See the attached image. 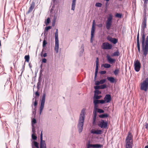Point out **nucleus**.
Masks as SVG:
<instances>
[{
	"mask_svg": "<svg viewBox=\"0 0 148 148\" xmlns=\"http://www.w3.org/2000/svg\"><path fill=\"white\" fill-rule=\"evenodd\" d=\"M104 99L107 103L110 102L111 100V97L110 95L109 94L106 95L104 98Z\"/></svg>",
	"mask_w": 148,
	"mask_h": 148,
	"instance_id": "nucleus-15",
	"label": "nucleus"
},
{
	"mask_svg": "<svg viewBox=\"0 0 148 148\" xmlns=\"http://www.w3.org/2000/svg\"><path fill=\"white\" fill-rule=\"evenodd\" d=\"M46 50V49H42V51L41 52V55L43 53L44 51L45 50Z\"/></svg>",
	"mask_w": 148,
	"mask_h": 148,
	"instance_id": "nucleus-62",
	"label": "nucleus"
},
{
	"mask_svg": "<svg viewBox=\"0 0 148 148\" xmlns=\"http://www.w3.org/2000/svg\"><path fill=\"white\" fill-rule=\"evenodd\" d=\"M137 47L138 51L139 53L140 52V45L139 42V34L138 32L137 37Z\"/></svg>",
	"mask_w": 148,
	"mask_h": 148,
	"instance_id": "nucleus-16",
	"label": "nucleus"
},
{
	"mask_svg": "<svg viewBox=\"0 0 148 148\" xmlns=\"http://www.w3.org/2000/svg\"><path fill=\"white\" fill-rule=\"evenodd\" d=\"M112 15L111 14H110L109 15V16L106 22H112Z\"/></svg>",
	"mask_w": 148,
	"mask_h": 148,
	"instance_id": "nucleus-27",
	"label": "nucleus"
},
{
	"mask_svg": "<svg viewBox=\"0 0 148 148\" xmlns=\"http://www.w3.org/2000/svg\"><path fill=\"white\" fill-rule=\"evenodd\" d=\"M41 79L40 77H39L38 79V82L37 84V88L38 90H39L40 88V86L41 84Z\"/></svg>",
	"mask_w": 148,
	"mask_h": 148,
	"instance_id": "nucleus-24",
	"label": "nucleus"
},
{
	"mask_svg": "<svg viewBox=\"0 0 148 148\" xmlns=\"http://www.w3.org/2000/svg\"><path fill=\"white\" fill-rule=\"evenodd\" d=\"M35 134H32V139L34 140H36L37 138V137L35 135Z\"/></svg>",
	"mask_w": 148,
	"mask_h": 148,
	"instance_id": "nucleus-37",
	"label": "nucleus"
},
{
	"mask_svg": "<svg viewBox=\"0 0 148 148\" xmlns=\"http://www.w3.org/2000/svg\"><path fill=\"white\" fill-rule=\"evenodd\" d=\"M46 95V93H44L42 96V99L40 100V115L41 114L42 111L43 110L44 108Z\"/></svg>",
	"mask_w": 148,
	"mask_h": 148,
	"instance_id": "nucleus-5",
	"label": "nucleus"
},
{
	"mask_svg": "<svg viewBox=\"0 0 148 148\" xmlns=\"http://www.w3.org/2000/svg\"><path fill=\"white\" fill-rule=\"evenodd\" d=\"M25 61L27 62H29V56L28 55H26L25 56Z\"/></svg>",
	"mask_w": 148,
	"mask_h": 148,
	"instance_id": "nucleus-31",
	"label": "nucleus"
},
{
	"mask_svg": "<svg viewBox=\"0 0 148 148\" xmlns=\"http://www.w3.org/2000/svg\"><path fill=\"white\" fill-rule=\"evenodd\" d=\"M95 84L97 86H98L100 84L99 81H96L95 82Z\"/></svg>",
	"mask_w": 148,
	"mask_h": 148,
	"instance_id": "nucleus-51",
	"label": "nucleus"
},
{
	"mask_svg": "<svg viewBox=\"0 0 148 148\" xmlns=\"http://www.w3.org/2000/svg\"><path fill=\"white\" fill-rule=\"evenodd\" d=\"M99 63V62L98 60V58H96V60L95 72V76L94 78V81L96 79V77L98 72Z\"/></svg>",
	"mask_w": 148,
	"mask_h": 148,
	"instance_id": "nucleus-12",
	"label": "nucleus"
},
{
	"mask_svg": "<svg viewBox=\"0 0 148 148\" xmlns=\"http://www.w3.org/2000/svg\"><path fill=\"white\" fill-rule=\"evenodd\" d=\"M95 88L98 89H104L106 88L107 86L106 84H103L100 86H95Z\"/></svg>",
	"mask_w": 148,
	"mask_h": 148,
	"instance_id": "nucleus-18",
	"label": "nucleus"
},
{
	"mask_svg": "<svg viewBox=\"0 0 148 148\" xmlns=\"http://www.w3.org/2000/svg\"><path fill=\"white\" fill-rule=\"evenodd\" d=\"M102 4L99 3H97L95 4V6L97 7H101Z\"/></svg>",
	"mask_w": 148,
	"mask_h": 148,
	"instance_id": "nucleus-41",
	"label": "nucleus"
},
{
	"mask_svg": "<svg viewBox=\"0 0 148 148\" xmlns=\"http://www.w3.org/2000/svg\"><path fill=\"white\" fill-rule=\"evenodd\" d=\"M125 148H132L133 144L132 136L131 134L129 132L125 140Z\"/></svg>",
	"mask_w": 148,
	"mask_h": 148,
	"instance_id": "nucleus-3",
	"label": "nucleus"
},
{
	"mask_svg": "<svg viewBox=\"0 0 148 148\" xmlns=\"http://www.w3.org/2000/svg\"><path fill=\"white\" fill-rule=\"evenodd\" d=\"M42 62H43V63H46V62H47V60L45 58H44V59H43L42 60Z\"/></svg>",
	"mask_w": 148,
	"mask_h": 148,
	"instance_id": "nucleus-58",
	"label": "nucleus"
},
{
	"mask_svg": "<svg viewBox=\"0 0 148 148\" xmlns=\"http://www.w3.org/2000/svg\"><path fill=\"white\" fill-rule=\"evenodd\" d=\"M93 103L96 104L99 103V100L93 99Z\"/></svg>",
	"mask_w": 148,
	"mask_h": 148,
	"instance_id": "nucleus-39",
	"label": "nucleus"
},
{
	"mask_svg": "<svg viewBox=\"0 0 148 148\" xmlns=\"http://www.w3.org/2000/svg\"><path fill=\"white\" fill-rule=\"evenodd\" d=\"M107 39L108 40L110 41L114 44L116 43L118 41L117 39L114 38H112L110 36H108L107 38Z\"/></svg>",
	"mask_w": 148,
	"mask_h": 148,
	"instance_id": "nucleus-13",
	"label": "nucleus"
},
{
	"mask_svg": "<svg viewBox=\"0 0 148 148\" xmlns=\"http://www.w3.org/2000/svg\"><path fill=\"white\" fill-rule=\"evenodd\" d=\"M37 104H38V102L37 101L36 99H35V100L34 102V106H36L37 105Z\"/></svg>",
	"mask_w": 148,
	"mask_h": 148,
	"instance_id": "nucleus-52",
	"label": "nucleus"
},
{
	"mask_svg": "<svg viewBox=\"0 0 148 148\" xmlns=\"http://www.w3.org/2000/svg\"><path fill=\"white\" fill-rule=\"evenodd\" d=\"M112 25V22H106V27L107 29L110 30Z\"/></svg>",
	"mask_w": 148,
	"mask_h": 148,
	"instance_id": "nucleus-23",
	"label": "nucleus"
},
{
	"mask_svg": "<svg viewBox=\"0 0 148 148\" xmlns=\"http://www.w3.org/2000/svg\"><path fill=\"white\" fill-rule=\"evenodd\" d=\"M51 26H48L46 27L45 30L46 31H48L49 29H51Z\"/></svg>",
	"mask_w": 148,
	"mask_h": 148,
	"instance_id": "nucleus-50",
	"label": "nucleus"
},
{
	"mask_svg": "<svg viewBox=\"0 0 148 148\" xmlns=\"http://www.w3.org/2000/svg\"><path fill=\"white\" fill-rule=\"evenodd\" d=\"M94 145H92L88 144V147L87 148H90V147H94Z\"/></svg>",
	"mask_w": 148,
	"mask_h": 148,
	"instance_id": "nucleus-47",
	"label": "nucleus"
},
{
	"mask_svg": "<svg viewBox=\"0 0 148 148\" xmlns=\"http://www.w3.org/2000/svg\"><path fill=\"white\" fill-rule=\"evenodd\" d=\"M47 42L45 40H44L43 42L42 46L44 47H45L46 45L47 44Z\"/></svg>",
	"mask_w": 148,
	"mask_h": 148,
	"instance_id": "nucleus-44",
	"label": "nucleus"
},
{
	"mask_svg": "<svg viewBox=\"0 0 148 148\" xmlns=\"http://www.w3.org/2000/svg\"><path fill=\"white\" fill-rule=\"evenodd\" d=\"M109 115L107 114H103L100 115L99 116L101 118H107L108 117Z\"/></svg>",
	"mask_w": 148,
	"mask_h": 148,
	"instance_id": "nucleus-29",
	"label": "nucleus"
},
{
	"mask_svg": "<svg viewBox=\"0 0 148 148\" xmlns=\"http://www.w3.org/2000/svg\"><path fill=\"white\" fill-rule=\"evenodd\" d=\"M102 96L101 95H98V94H94L93 99H100Z\"/></svg>",
	"mask_w": 148,
	"mask_h": 148,
	"instance_id": "nucleus-25",
	"label": "nucleus"
},
{
	"mask_svg": "<svg viewBox=\"0 0 148 148\" xmlns=\"http://www.w3.org/2000/svg\"><path fill=\"white\" fill-rule=\"evenodd\" d=\"M55 50L56 52L58 53V52L59 46L58 29H56V31L55 33Z\"/></svg>",
	"mask_w": 148,
	"mask_h": 148,
	"instance_id": "nucleus-4",
	"label": "nucleus"
},
{
	"mask_svg": "<svg viewBox=\"0 0 148 148\" xmlns=\"http://www.w3.org/2000/svg\"><path fill=\"white\" fill-rule=\"evenodd\" d=\"M94 33L91 32V38H93L94 37Z\"/></svg>",
	"mask_w": 148,
	"mask_h": 148,
	"instance_id": "nucleus-59",
	"label": "nucleus"
},
{
	"mask_svg": "<svg viewBox=\"0 0 148 148\" xmlns=\"http://www.w3.org/2000/svg\"><path fill=\"white\" fill-rule=\"evenodd\" d=\"M107 59L108 62L111 63H113L115 61V59L111 58L109 55L107 56Z\"/></svg>",
	"mask_w": 148,
	"mask_h": 148,
	"instance_id": "nucleus-20",
	"label": "nucleus"
},
{
	"mask_svg": "<svg viewBox=\"0 0 148 148\" xmlns=\"http://www.w3.org/2000/svg\"><path fill=\"white\" fill-rule=\"evenodd\" d=\"M94 147L95 148H99L103 147V145H102L99 144H94Z\"/></svg>",
	"mask_w": 148,
	"mask_h": 148,
	"instance_id": "nucleus-34",
	"label": "nucleus"
},
{
	"mask_svg": "<svg viewBox=\"0 0 148 148\" xmlns=\"http://www.w3.org/2000/svg\"><path fill=\"white\" fill-rule=\"evenodd\" d=\"M94 88L95 89V91H94V94H98L101 93V92L99 91L98 89L95 88V87H94Z\"/></svg>",
	"mask_w": 148,
	"mask_h": 148,
	"instance_id": "nucleus-28",
	"label": "nucleus"
},
{
	"mask_svg": "<svg viewBox=\"0 0 148 148\" xmlns=\"http://www.w3.org/2000/svg\"><path fill=\"white\" fill-rule=\"evenodd\" d=\"M97 110H93V124L95 123L96 119V118L97 115Z\"/></svg>",
	"mask_w": 148,
	"mask_h": 148,
	"instance_id": "nucleus-19",
	"label": "nucleus"
},
{
	"mask_svg": "<svg viewBox=\"0 0 148 148\" xmlns=\"http://www.w3.org/2000/svg\"><path fill=\"white\" fill-rule=\"evenodd\" d=\"M148 88V78H147L141 84L140 89L147 91Z\"/></svg>",
	"mask_w": 148,
	"mask_h": 148,
	"instance_id": "nucleus-6",
	"label": "nucleus"
},
{
	"mask_svg": "<svg viewBox=\"0 0 148 148\" xmlns=\"http://www.w3.org/2000/svg\"><path fill=\"white\" fill-rule=\"evenodd\" d=\"M102 132V131L101 130H95L91 131V133L94 134H101Z\"/></svg>",
	"mask_w": 148,
	"mask_h": 148,
	"instance_id": "nucleus-21",
	"label": "nucleus"
},
{
	"mask_svg": "<svg viewBox=\"0 0 148 148\" xmlns=\"http://www.w3.org/2000/svg\"><path fill=\"white\" fill-rule=\"evenodd\" d=\"M85 109L84 108L82 109L81 110L79 116L77 125V128L78 131L79 133H80L82 132L83 129V125L85 119Z\"/></svg>",
	"mask_w": 148,
	"mask_h": 148,
	"instance_id": "nucleus-2",
	"label": "nucleus"
},
{
	"mask_svg": "<svg viewBox=\"0 0 148 148\" xmlns=\"http://www.w3.org/2000/svg\"><path fill=\"white\" fill-rule=\"evenodd\" d=\"M34 145L37 148H39V143L36 141H33Z\"/></svg>",
	"mask_w": 148,
	"mask_h": 148,
	"instance_id": "nucleus-35",
	"label": "nucleus"
},
{
	"mask_svg": "<svg viewBox=\"0 0 148 148\" xmlns=\"http://www.w3.org/2000/svg\"><path fill=\"white\" fill-rule=\"evenodd\" d=\"M90 42H91V43H92L93 42L92 38H90Z\"/></svg>",
	"mask_w": 148,
	"mask_h": 148,
	"instance_id": "nucleus-63",
	"label": "nucleus"
},
{
	"mask_svg": "<svg viewBox=\"0 0 148 148\" xmlns=\"http://www.w3.org/2000/svg\"><path fill=\"white\" fill-rule=\"evenodd\" d=\"M112 46L108 42H104L103 43L102 48L104 49H112Z\"/></svg>",
	"mask_w": 148,
	"mask_h": 148,
	"instance_id": "nucleus-10",
	"label": "nucleus"
},
{
	"mask_svg": "<svg viewBox=\"0 0 148 148\" xmlns=\"http://www.w3.org/2000/svg\"><path fill=\"white\" fill-rule=\"evenodd\" d=\"M54 22H53V23H52V25L53 26H54L55 23V20L56 19V17L55 16H54Z\"/></svg>",
	"mask_w": 148,
	"mask_h": 148,
	"instance_id": "nucleus-57",
	"label": "nucleus"
},
{
	"mask_svg": "<svg viewBox=\"0 0 148 148\" xmlns=\"http://www.w3.org/2000/svg\"><path fill=\"white\" fill-rule=\"evenodd\" d=\"M119 70L118 69H115L114 72V73L115 75H117L118 74Z\"/></svg>",
	"mask_w": 148,
	"mask_h": 148,
	"instance_id": "nucleus-42",
	"label": "nucleus"
},
{
	"mask_svg": "<svg viewBox=\"0 0 148 148\" xmlns=\"http://www.w3.org/2000/svg\"><path fill=\"white\" fill-rule=\"evenodd\" d=\"M29 67H30V68H32V65H31V64H30V63H29Z\"/></svg>",
	"mask_w": 148,
	"mask_h": 148,
	"instance_id": "nucleus-64",
	"label": "nucleus"
},
{
	"mask_svg": "<svg viewBox=\"0 0 148 148\" xmlns=\"http://www.w3.org/2000/svg\"><path fill=\"white\" fill-rule=\"evenodd\" d=\"M35 95L36 96H37V97H38L39 96V93L38 92V91H36L35 92Z\"/></svg>",
	"mask_w": 148,
	"mask_h": 148,
	"instance_id": "nucleus-55",
	"label": "nucleus"
},
{
	"mask_svg": "<svg viewBox=\"0 0 148 148\" xmlns=\"http://www.w3.org/2000/svg\"><path fill=\"white\" fill-rule=\"evenodd\" d=\"M103 65L104 67L105 68H108L110 67L111 65L110 64H103Z\"/></svg>",
	"mask_w": 148,
	"mask_h": 148,
	"instance_id": "nucleus-32",
	"label": "nucleus"
},
{
	"mask_svg": "<svg viewBox=\"0 0 148 148\" xmlns=\"http://www.w3.org/2000/svg\"><path fill=\"white\" fill-rule=\"evenodd\" d=\"M47 53H44L43 55V56L44 57H46L47 56Z\"/></svg>",
	"mask_w": 148,
	"mask_h": 148,
	"instance_id": "nucleus-61",
	"label": "nucleus"
},
{
	"mask_svg": "<svg viewBox=\"0 0 148 148\" xmlns=\"http://www.w3.org/2000/svg\"><path fill=\"white\" fill-rule=\"evenodd\" d=\"M108 121H105L104 120H101L99 122L98 124V126L101 128H106L108 127Z\"/></svg>",
	"mask_w": 148,
	"mask_h": 148,
	"instance_id": "nucleus-7",
	"label": "nucleus"
},
{
	"mask_svg": "<svg viewBox=\"0 0 148 148\" xmlns=\"http://www.w3.org/2000/svg\"><path fill=\"white\" fill-rule=\"evenodd\" d=\"M107 79L111 83H116V79H115L114 77H107Z\"/></svg>",
	"mask_w": 148,
	"mask_h": 148,
	"instance_id": "nucleus-17",
	"label": "nucleus"
},
{
	"mask_svg": "<svg viewBox=\"0 0 148 148\" xmlns=\"http://www.w3.org/2000/svg\"><path fill=\"white\" fill-rule=\"evenodd\" d=\"M81 48L82 49V53H83L84 51V45L83 44H82V46H81Z\"/></svg>",
	"mask_w": 148,
	"mask_h": 148,
	"instance_id": "nucleus-54",
	"label": "nucleus"
},
{
	"mask_svg": "<svg viewBox=\"0 0 148 148\" xmlns=\"http://www.w3.org/2000/svg\"><path fill=\"white\" fill-rule=\"evenodd\" d=\"M76 0H72L71 4V10L74 11L76 5Z\"/></svg>",
	"mask_w": 148,
	"mask_h": 148,
	"instance_id": "nucleus-22",
	"label": "nucleus"
},
{
	"mask_svg": "<svg viewBox=\"0 0 148 148\" xmlns=\"http://www.w3.org/2000/svg\"><path fill=\"white\" fill-rule=\"evenodd\" d=\"M148 124H147V123H146L145 124V127L146 129H147L148 128Z\"/></svg>",
	"mask_w": 148,
	"mask_h": 148,
	"instance_id": "nucleus-60",
	"label": "nucleus"
},
{
	"mask_svg": "<svg viewBox=\"0 0 148 148\" xmlns=\"http://www.w3.org/2000/svg\"><path fill=\"white\" fill-rule=\"evenodd\" d=\"M101 74H104L106 73V71H101L100 73Z\"/></svg>",
	"mask_w": 148,
	"mask_h": 148,
	"instance_id": "nucleus-56",
	"label": "nucleus"
},
{
	"mask_svg": "<svg viewBox=\"0 0 148 148\" xmlns=\"http://www.w3.org/2000/svg\"><path fill=\"white\" fill-rule=\"evenodd\" d=\"M97 112H98L100 113H103L104 112V111L103 110L101 109H100L98 108L97 110Z\"/></svg>",
	"mask_w": 148,
	"mask_h": 148,
	"instance_id": "nucleus-40",
	"label": "nucleus"
},
{
	"mask_svg": "<svg viewBox=\"0 0 148 148\" xmlns=\"http://www.w3.org/2000/svg\"><path fill=\"white\" fill-rule=\"evenodd\" d=\"M134 66L135 71L136 72H138L140 70L141 65L140 62L138 60L136 61L134 63Z\"/></svg>",
	"mask_w": 148,
	"mask_h": 148,
	"instance_id": "nucleus-9",
	"label": "nucleus"
},
{
	"mask_svg": "<svg viewBox=\"0 0 148 148\" xmlns=\"http://www.w3.org/2000/svg\"><path fill=\"white\" fill-rule=\"evenodd\" d=\"M40 139V148H46L45 141L42 139V131L41 133Z\"/></svg>",
	"mask_w": 148,
	"mask_h": 148,
	"instance_id": "nucleus-8",
	"label": "nucleus"
},
{
	"mask_svg": "<svg viewBox=\"0 0 148 148\" xmlns=\"http://www.w3.org/2000/svg\"><path fill=\"white\" fill-rule=\"evenodd\" d=\"M120 55L119 52L118 50H117L116 51L114 52L112 55V56H118Z\"/></svg>",
	"mask_w": 148,
	"mask_h": 148,
	"instance_id": "nucleus-26",
	"label": "nucleus"
},
{
	"mask_svg": "<svg viewBox=\"0 0 148 148\" xmlns=\"http://www.w3.org/2000/svg\"><path fill=\"white\" fill-rule=\"evenodd\" d=\"M97 104H94V110H97L98 109V106Z\"/></svg>",
	"mask_w": 148,
	"mask_h": 148,
	"instance_id": "nucleus-43",
	"label": "nucleus"
},
{
	"mask_svg": "<svg viewBox=\"0 0 148 148\" xmlns=\"http://www.w3.org/2000/svg\"><path fill=\"white\" fill-rule=\"evenodd\" d=\"M99 103L103 104L105 103V101L104 99V100H99Z\"/></svg>",
	"mask_w": 148,
	"mask_h": 148,
	"instance_id": "nucleus-48",
	"label": "nucleus"
},
{
	"mask_svg": "<svg viewBox=\"0 0 148 148\" xmlns=\"http://www.w3.org/2000/svg\"><path fill=\"white\" fill-rule=\"evenodd\" d=\"M115 16L116 17L121 18L122 17V14L120 13H117L115 15Z\"/></svg>",
	"mask_w": 148,
	"mask_h": 148,
	"instance_id": "nucleus-38",
	"label": "nucleus"
},
{
	"mask_svg": "<svg viewBox=\"0 0 148 148\" xmlns=\"http://www.w3.org/2000/svg\"><path fill=\"white\" fill-rule=\"evenodd\" d=\"M36 122V121L35 118H33L32 119V125H34Z\"/></svg>",
	"mask_w": 148,
	"mask_h": 148,
	"instance_id": "nucleus-36",
	"label": "nucleus"
},
{
	"mask_svg": "<svg viewBox=\"0 0 148 148\" xmlns=\"http://www.w3.org/2000/svg\"><path fill=\"white\" fill-rule=\"evenodd\" d=\"M145 32H143L141 36L142 48L143 55L145 57H146L148 52V36L146 37L145 45Z\"/></svg>",
	"mask_w": 148,
	"mask_h": 148,
	"instance_id": "nucleus-1",
	"label": "nucleus"
},
{
	"mask_svg": "<svg viewBox=\"0 0 148 148\" xmlns=\"http://www.w3.org/2000/svg\"><path fill=\"white\" fill-rule=\"evenodd\" d=\"M147 18L146 16H145L143 18L142 24V30L143 32H145V29L146 28Z\"/></svg>",
	"mask_w": 148,
	"mask_h": 148,
	"instance_id": "nucleus-11",
	"label": "nucleus"
},
{
	"mask_svg": "<svg viewBox=\"0 0 148 148\" xmlns=\"http://www.w3.org/2000/svg\"><path fill=\"white\" fill-rule=\"evenodd\" d=\"M32 132L33 134H35L36 133V127L34 125H32Z\"/></svg>",
	"mask_w": 148,
	"mask_h": 148,
	"instance_id": "nucleus-33",
	"label": "nucleus"
},
{
	"mask_svg": "<svg viewBox=\"0 0 148 148\" xmlns=\"http://www.w3.org/2000/svg\"><path fill=\"white\" fill-rule=\"evenodd\" d=\"M25 62L23 64V66H22V72H21V75L22 73L24 71V70H25Z\"/></svg>",
	"mask_w": 148,
	"mask_h": 148,
	"instance_id": "nucleus-46",
	"label": "nucleus"
},
{
	"mask_svg": "<svg viewBox=\"0 0 148 148\" xmlns=\"http://www.w3.org/2000/svg\"><path fill=\"white\" fill-rule=\"evenodd\" d=\"M35 3L33 1L32 2L31 4L30 5V7L29 8V9L26 13L27 14H28L31 12L33 9H34L35 6Z\"/></svg>",
	"mask_w": 148,
	"mask_h": 148,
	"instance_id": "nucleus-14",
	"label": "nucleus"
},
{
	"mask_svg": "<svg viewBox=\"0 0 148 148\" xmlns=\"http://www.w3.org/2000/svg\"><path fill=\"white\" fill-rule=\"evenodd\" d=\"M106 81V79H103L100 80L99 81L100 84H102L104 83Z\"/></svg>",
	"mask_w": 148,
	"mask_h": 148,
	"instance_id": "nucleus-45",
	"label": "nucleus"
},
{
	"mask_svg": "<svg viewBox=\"0 0 148 148\" xmlns=\"http://www.w3.org/2000/svg\"><path fill=\"white\" fill-rule=\"evenodd\" d=\"M141 62L143 63V65H145L146 63L145 61L143 58L141 60Z\"/></svg>",
	"mask_w": 148,
	"mask_h": 148,
	"instance_id": "nucleus-53",
	"label": "nucleus"
},
{
	"mask_svg": "<svg viewBox=\"0 0 148 148\" xmlns=\"http://www.w3.org/2000/svg\"><path fill=\"white\" fill-rule=\"evenodd\" d=\"M94 23H95V21L94 20L93 22V24L92 25L91 32H92V33H95V25H94Z\"/></svg>",
	"mask_w": 148,
	"mask_h": 148,
	"instance_id": "nucleus-30",
	"label": "nucleus"
},
{
	"mask_svg": "<svg viewBox=\"0 0 148 148\" xmlns=\"http://www.w3.org/2000/svg\"><path fill=\"white\" fill-rule=\"evenodd\" d=\"M50 18H48L47 20V23H46V25L50 23Z\"/></svg>",
	"mask_w": 148,
	"mask_h": 148,
	"instance_id": "nucleus-49",
	"label": "nucleus"
}]
</instances>
